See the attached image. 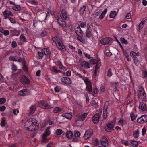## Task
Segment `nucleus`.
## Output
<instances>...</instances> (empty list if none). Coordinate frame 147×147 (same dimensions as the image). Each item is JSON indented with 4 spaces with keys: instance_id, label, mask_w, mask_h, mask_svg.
<instances>
[{
    "instance_id": "1",
    "label": "nucleus",
    "mask_w": 147,
    "mask_h": 147,
    "mask_svg": "<svg viewBox=\"0 0 147 147\" xmlns=\"http://www.w3.org/2000/svg\"><path fill=\"white\" fill-rule=\"evenodd\" d=\"M24 127L26 130L28 131H36L38 129L39 124L35 119L30 118L25 122Z\"/></svg>"
},
{
    "instance_id": "2",
    "label": "nucleus",
    "mask_w": 147,
    "mask_h": 147,
    "mask_svg": "<svg viewBox=\"0 0 147 147\" xmlns=\"http://www.w3.org/2000/svg\"><path fill=\"white\" fill-rule=\"evenodd\" d=\"M52 40L57 45V48L63 52L66 51V49L61 39L58 36H56L52 38Z\"/></svg>"
},
{
    "instance_id": "3",
    "label": "nucleus",
    "mask_w": 147,
    "mask_h": 147,
    "mask_svg": "<svg viewBox=\"0 0 147 147\" xmlns=\"http://www.w3.org/2000/svg\"><path fill=\"white\" fill-rule=\"evenodd\" d=\"M83 80L86 85V90L88 91L90 94H92L93 95L97 94V89H95L92 91V84L90 81L87 78H86Z\"/></svg>"
},
{
    "instance_id": "4",
    "label": "nucleus",
    "mask_w": 147,
    "mask_h": 147,
    "mask_svg": "<svg viewBox=\"0 0 147 147\" xmlns=\"http://www.w3.org/2000/svg\"><path fill=\"white\" fill-rule=\"evenodd\" d=\"M74 30L75 33L78 36L77 39L81 42L83 40V31L81 30L80 26L75 25L74 26Z\"/></svg>"
},
{
    "instance_id": "5",
    "label": "nucleus",
    "mask_w": 147,
    "mask_h": 147,
    "mask_svg": "<svg viewBox=\"0 0 147 147\" xmlns=\"http://www.w3.org/2000/svg\"><path fill=\"white\" fill-rule=\"evenodd\" d=\"M50 99L48 100H44L39 101L38 103V106L43 109H47L51 108L50 105L49 100Z\"/></svg>"
},
{
    "instance_id": "6",
    "label": "nucleus",
    "mask_w": 147,
    "mask_h": 147,
    "mask_svg": "<svg viewBox=\"0 0 147 147\" xmlns=\"http://www.w3.org/2000/svg\"><path fill=\"white\" fill-rule=\"evenodd\" d=\"M138 98L142 100H144L146 98V94L144 89L142 87L138 88Z\"/></svg>"
},
{
    "instance_id": "7",
    "label": "nucleus",
    "mask_w": 147,
    "mask_h": 147,
    "mask_svg": "<svg viewBox=\"0 0 147 147\" xmlns=\"http://www.w3.org/2000/svg\"><path fill=\"white\" fill-rule=\"evenodd\" d=\"M92 28V24H88L87 25V29L85 32L86 36L88 38H90L92 36L91 31Z\"/></svg>"
},
{
    "instance_id": "8",
    "label": "nucleus",
    "mask_w": 147,
    "mask_h": 147,
    "mask_svg": "<svg viewBox=\"0 0 147 147\" xmlns=\"http://www.w3.org/2000/svg\"><path fill=\"white\" fill-rule=\"evenodd\" d=\"M93 131L92 129H89L86 131L83 136V138L87 140L90 138L93 134Z\"/></svg>"
},
{
    "instance_id": "9",
    "label": "nucleus",
    "mask_w": 147,
    "mask_h": 147,
    "mask_svg": "<svg viewBox=\"0 0 147 147\" xmlns=\"http://www.w3.org/2000/svg\"><path fill=\"white\" fill-rule=\"evenodd\" d=\"M137 122L140 124H143L147 122V116L142 115L138 118L137 120Z\"/></svg>"
},
{
    "instance_id": "10",
    "label": "nucleus",
    "mask_w": 147,
    "mask_h": 147,
    "mask_svg": "<svg viewBox=\"0 0 147 147\" xmlns=\"http://www.w3.org/2000/svg\"><path fill=\"white\" fill-rule=\"evenodd\" d=\"M61 81L63 83L67 85L71 84L72 83L71 79L67 77H62L61 79Z\"/></svg>"
},
{
    "instance_id": "11",
    "label": "nucleus",
    "mask_w": 147,
    "mask_h": 147,
    "mask_svg": "<svg viewBox=\"0 0 147 147\" xmlns=\"http://www.w3.org/2000/svg\"><path fill=\"white\" fill-rule=\"evenodd\" d=\"M112 38L109 37H106L100 40V43L102 45H108L111 42Z\"/></svg>"
},
{
    "instance_id": "12",
    "label": "nucleus",
    "mask_w": 147,
    "mask_h": 147,
    "mask_svg": "<svg viewBox=\"0 0 147 147\" xmlns=\"http://www.w3.org/2000/svg\"><path fill=\"white\" fill-rule=\"evenodd\" d=\"M88 114V113H84L81 114H79L77 117V121H84Z\"/></svg>"
},
{
    "instance_id": "13",
    "label": "nucleus",
    "mask_w": 147,
    "mask_h": 147,
    "mask_svg": "<svg viewBox=\"0 0 147 147\" xmlns=\"http://www.w3.org/2000/svg\"><path fill=\"white\" fill-rule=\"evenodd\" d=\"M114 127V125L113 124L110 123H108L106 124V126L105 127V129L106 131L108 132H111Z\"/></svg>"
},
{
    "instance_id": "14",
    "label": "nucleus",
    "mask_w": 147,
    "mask_h": 147,
    "mask_svg": "<svg viewBox=\"0 0 147 147\" xmlns=\"http://www.w3.org/2000/svg\"><path fill=\"white\" fill-rule=\"evenodd\" d=\"M29 94V90L24 89L18 91V94L21 96H27Z\"/></svg>"
},
{
    "instance_id": "15",
    "label": "nucleus",
    "mask_w": 147,
    "mask_h": 147,
    "mask_svg": "<svg viewBox=\"0 0 147 147\" xmlns=\"http://www.w3.org/2000/svg\"><path fill=\"white\" fill-rule=\"evenodd\" d=\"M20 31L16 29H11L10 30V35L11 36H18L20 33Z\"/></svg>"
},
{
    "instance_id": "16",
    "label": "nucleus",
    "mask_w": 147,
    "mask_h": 147,
    "mask_svg": "<svg viewBox=\"0 0 147 147\" xmlns=\"http://www.w3.org/2000/svg\"><path fill=\"white\" fill-rule=\"evenodd\" d=\"M58 23L61 27H65L66 26L65 22L63 20L61 17H60L57 19Z\"/></svg>"
},
{
    "instance_id": "17",
    "label": "nucleus",
    "mask_w": 147,
    "mask_h": 147,
    "mask_svg": "<svg viewBox=\"0 0 147 147\" xmlns=\"http://www.w3.org/2000/svg\"><path fill=\"white\" fill-rule=\"evenodd\" d=\"M100 116L98 113H97L94 115L92 118L93 123L96 124L98 123Z\"/></svg>"
},
{
    "instance_id": "18",
    "label": "nucleus",
    "mask_w": 147,
    "mask_h": 147,
    "mask_svg": "<svg viewBox=\"0 0 147 147\" xmlns=\"http://www.w3.org/2000/svg\"><path fill=\"white\" fill-rule=\"evenodd\" d=\"M99 60H98V61L95 64H96V65L95 67L94 71V76L95 77L96 76L97 73V72H98V69H99L100 67L101 66V62H99Z\"/></svg>"
},
{
    "instance_id": "19",
    "label": "nucleus",
    "mask_w": 147,
    "mask_h": 147,
    "mask_svg": "<svg viewBox=\"0 0 147 147\" xmlns=\"http://www.w3.org/2000/svg\"><path fill=\"white\" fill-rule=\"evenodd\" d=\"M21 81L23 84L27 85L29 84L30 82V80L25 76H24L22 77Z\"/></svg>"
},
{
    "instance_id": "20",
    "label": "nucleus",
    "mask_w": 147,
    "mask_h": 147,
    "mask_svg": "<svg viewBox=\"0 0 147 147\" xmlns=\"http://www.w3.org/2000/svg\"><path fill=\"white\" fill-rule=\"evenodd\" d=\"M61 116L69 120L71 119L72 117V115L71 112L63 113L61 115Z\"/></svg>"
},
{
    "instance_id": "21",
    "label": "nucleus",
    "mask_w": 147,
    "mask_h": 147,
    "mask_svg": "<svg viewBox=\"0 0 147 147\" xmlns=\"http://www.w3.org/2000/svg\"><path fill=\"white\" fill-rule=\"evenodd\" d=\"M57 63L58 66L60 69H62L63 70H66L67 68L64 66L62 65L61 61L58 60L57 62Z\"/></svg>"
},
{
    "instance_id": "22",
    "label": "nucleus",
    "mask_w": 147,
    "mask_h": 147,
    "mask_svg": "<svg viewBox=\"0 0 147 147\" xmlns=\"http://www.w3.org/2000/svg\"><path fill=\"white\" fill-rule=\"evenodd\" d=\"M12 13L10 11L5 10L3 13V15L4 16L5 19H7L8 17L7 16L9 15H11Z\"/></svg>"
},
{
    "instance_id": "23",
    "label": "nucleus",
    "mask_w": 147,
    "mask_h": 147,
    "mask_svg": "<svg viewBox=\"0 0 147 147\" xmlns=\"http://www.w3.org/2000/svg\"><path fill=\"white\" fill-rule=\"evenodd\" d=\"M50 127H48L44 132L43 136L44 137H47L50 134V132L49 131Z\"/></svg>"
},
{
    "instance_id": "24",
    "label": "nucleus",
    "mask_w": 147,
    "mask_h": 147,
    "mask_svg": "<svg viewBox=\"0 0 147 147\" xmlns=\"http://www.w3.org/2000/svg\"><path fill=\"white\" fill-rule=\"evenodd\" d=\"M41 51L43 53V54L46 55H49L51 53V52L50 51L49 49L47 48H45L42 49Z\"/></svg>"
},
{
    "instance_id": "25",
    "label": "nucleus",
    "mask_w": 147,
    "mask_h": 147,
    "mask_svg": "<svg viewBox=\"0 0 147 147\" xmlns=\"http://www.w3.org/2000/svg\"><path fill=\"white\" fill-rule=\"evenodd\" d=\"M139 108L142 111L145 110L146 108V104L143 102H140L139 105Z\"/></svg>"
},
{
    "instance_id": "26",
    "label": "nucleus",
    "mask_w": 147,
    "mask_h": 147,
    "mask_svg": "<svg viewBox=\"0 0 147 147\" xmlns=\"http://www.w3.org/2000/svg\"><path fill=\"white\" fill-rule=\"evenodd\" d=\"M36 109V107L35 106H32L30 109V112L29 114L30 115H31L34 113V111Z\"/></svg>"
},
{
    "instance_id": "27",
    "label": "nucleus",
    "mask_w": 147,
    "mask_h": 147,
    "mask_svg": "<svg viewBox=\"0 0 147 147\" xmlns=\"http://www.w3.org/2000/svg\"><path fill=\"white\" fill-rule=\"evenodd\" d=\"M139 130L138 129L134 131L133 133V137L135 138H137L139 137Z\"/></svg>"
},
{
    "instance_id": "28",
    "label": "nucleus",
    "mask_w": 147,
    "mask_h": 147,
    "mask_svg": "<svg viewBox=\"0 0 147 147\" xmlns=\"http://www.w3.org/2000/svg\"><path fill=\"white\" fill-rule=\"evenodd\" d=\"M81 66L82 67H86L88 68L90 67V65L89 63L85 61H83L82 63Z\"/></svg>"
},
{
    "instance_id": "29",
    "label": "nucleus",
    "mask_w": 147,
    "mask_h": 147,
    "mask_svg": "<svg viewBox=\"0 0 147 147\" xmlns=\"http://www.w3.org/2000/svg\"><path fill=\"white\" fill-rule=\"evenodd\" d=\"M62 16L65 20H69V18L68 17V14L67 12H62Z\"/></svg>"
},
{
    "instance_id": "30",
    "label": "nucleus",
    "mask_w": 147,
    "mask_h": 147,
    "mask_svg": "<svg viewBox=\"0 0 147 147\" xmlns=\"http://www.w3.org/2000/svg\"><path fill=\"white\" fill-rule=\"evenodd\" d=\"M126 121L123 118H121L118 122L119 125L123 126L125 124Z\"/></svg>"
},
{
    "instance_id": "31",
    "label": "nucleus",
    "mask_w": 147,
    "mask_h": 147,
    "mask_svg": "<svg viewBox=\"0 0 147 147\" xmlns=\"http://www.w3.org/2000/svg\"><path fill=\"white\" fill-rule=\"evenodd\" d=\"M103 119H106L108 117L107 108L104 109L103 111Z\"/></svg>"
},
{
    "instance_id": "32",
    "label": "nucleus",
    "mask_w": 147,
    "mask_h": 147,
    "mask_svg": "<svg viewBox=\"0 0 147 147\" xmlns=\"http://www.w3.org/2000/svg\"><path fill=\"white\" fill-rule=\"evenodd\" d=\"M102 145L104 147H106L108 145V143L107 139H105V141L101 140V141Z\"/></svg>"
},
{
    "instance_id": "33",
    "label": "nucleus",
    "mask_w": 147,
    "mask_h": 147,
    "mask_svg": "<svg viewBox=\"0 0 147 147\" xmlns=\"http://www.w3.org/2000/svg\"><path fill=\"white\" fill-rule=\"evenodd\" d=\"M56 67L55 66H52L51 68V71L56 73H61V71L59 70L56 69Z\"/></svg>"
},
{
    "instance_id": "34",
    "label": "nucleus",
    "mask_w": 147,
    "mask_h": 147,
    "mask_svg": "<svg viewBox=\"0 0 147 147\" xmlns=\"http://www.w3.org/2000/svg\"><path fill=\"white\" fill-rule=\"evenodd\" d=\"M66 135L67 138H72L73 136L72 133L71 131H67L66 134Z\"/></svg>"
},
{
    "instance_id": "35",
    "label": "nucleus",
    "mask_w": 147,
    "mask_h": 147,
    "mask_svg": "<svg viewBox=\"0 0 147 147\" xmlns=\"http://www.w3.org/2000/svg\"><path fill=\"white\" fill-rule=\"evenodd\" d=\"M130 117L132 121L135 120L136 118L137 115L134 112H132L130 114Z\"/></svg>"
},
{
    "instance_id": "36",
    "label": "nucleus",
    "mask_w": 147,
    "mask_h": 147,
    "mask_svg": "<svg viewBox=\"0 0 147 147\" xmlns=\"http://www.w3.org/2000/svg\"><path fill=\"white\" fill-rule=\"evenodd\" d=\"M86 9V6L85 5H83L82 7H80V8L79 11V13L81 15L83 14V13Z\"/></svg>"
},
{
    "instance_id": "37",
    "label": "nucleus",
    "mask_w": 147,
    "mask_h": 147,
    "mask_svg": "<svg viewBox=\"0 0 147 147\" xmlns=\"http://www.w3.org/2000/svg\"><path fill=\"white\" fill-rule=\"evenodd\" d=\"M26 2L32 5H37L38 2L36 0H27Z\"/></svg>"
},
{
    "instance_id": "38",
    "label": "nucleus",
    "mask_w": 147,
    "mask_h": 147,
    "mask_svg": "<svg viewBox=\"0 0 147 147\" xmlns=\"http://www.w3.org/2000/svg\"><path fill=\"white\" fill-rule=\"evenodd\" d=\"M44 54L43 53L40 52H38L36 54V57L38 59H42L43 57Z\"/></svg>"
},
{
    "instance_id": "39",
    "label": "nucleus",
    "mask_w": 147,
    "mask_h": 147,
    "mask_svg": "<svg viewBox=\"0 0 147 147\" xmlns=\"http://www.w3.org/2000/svg\"><path fill=\"white\" fill-rule=\"evenodd\" d=\"M117 15V13L115 11H111L110 13L109 17L111 18H113L115 17Z\"/></svg>"
},
{
    "instance_id": "40",
    "label": "nucleus",
    "mask_w": 147,
    "mask_h": 147,
    "mask_svg": "<svg viewBox=\"0 0 147 147\" xmlns=\"http://www.w3.org/2000/svg\"><path fill=\"white\" fill-rule=\"evenodd\" d=\"M62 110V109L61 108L56 107L54 109L53 111L54 113H57L61 112Z\"/></svg>"
},
{
    "instance_id": "41",
    "label": "nucleus",
    "mask_w": 147,
    "mask_h": 147,
    "mask_svg": "<svg viewBox=\"0 0 147 147\" xmlns=\"http://www.w3.org/2000/svg\"><path fill=\"white\" fill-rule=\"evenodd\" d=\"M20 39L21 41H23L24 42H27L26 39L24 35L23 34L20 35Z\"/></svg>"
},
{
    "instance_id": "42",
    "label": "nucleus",
    "mask_w": 147,
    "mask_h": 147,
    "mask_svg": "<svg viewBox=\"0 0 147 147\" xmlns=\"http://www.w3.org/2000/svg\"><path fill=\"white\" fill-rule=\"evenodd\" d=\"M63 133V131L61 129H58L56 131V134L57 135L60 136Z\"/></svg>"
},
{
    "instance_id": "43",
    "label": "nucleus",
    "mask_w": 147,
    "mask_h": 147,
    "mask_svg": "<svg viewBox=\"0 0 147 147\" xmlns=\"http://www.w3.org/2000/svg\"><path fill=\"white\" fill-rule=\"evenodd\" d=\"M133 60L135 65L138 66L139 64V61L136 57H134Z\"/></svg>"
},
{
    "instance_id": "44",
    "label": "nucleus",
    "mask_w": 147,
    "mask_h": 147,
    "mask_svg": "<svg viewBox=\"0 0 147 147\" xmlns=\"http://www.w3.org/2000/svg\"><path fill=\"white\" fill-rule=\"evenodd\" d=\"M120 41L122 44L127 45V41L123 38H120Z\"/></svg>"
},
{
    "instance_id": "45",
    "label": "nucleus",
    "mask_w": 147,
    "mask_h": 147,
    "mask_svg": "<svg viewBox=\"0 0 147 147\" xmlns=\"http://www.w3.org/2000/svg\"><path fill=\"white\" fill-rule=\"evenodd\" d=\"M131 144L133 147H137L138 145V142L135 141L131 142Z\"/></svg>"
},
{
    "instance_id": "46",
    "label": "nucleus",
    "mask_w": 147,
    "mask_h": 147,
    "mask_svg": "<svg viewBox=\"0 0 147 147\" xmlns=\"http://www.w3.org/2000/svg\"><path fill=\"white\" fill-rule=\"evenodd\" d=\"M21 9V7L20 5H15L13 7V9L16 11L19 10Z\"/></svg>"
},
{
    "instance_id": "47",
    "label": "nucleus",
    "mask_w": 147,
    "mask_h": 147,
    "mask_svg": "<svg viewBox=\"0 0 147 147\" xmlns=\"http://www.w3.org/2000/svg\"><path fill=\"white\" fill-rule=\"evenodd\" d=\"M113 73L112 72L111 69L109 68L107 71V76L109 77H110L112 76Z\"/></svg>"
},
{
    "instance_id": "48",
    "label": "nucleus",
    "mask_w": 147,
    "mask_h": 147,
    "mask_svg": "<svg viewBox=\"0 0 147 147\" xmlns=\"http://www.w3.org/2000/svg\"><path fill=\"white\" fill-rule=\"evenodd\" d=\"M86 23L85 22H84L80 23V25H77L80 26V27L84 28L86 26Z\"/></svg>"
},
{
    "instance_id": "49",
    "label": "nucleus",
    "mask_w": 147,
    "mask_h": 147,
    "mask_svg": "<svg viewBox=\"0 0 147 147\" xmlns=\"http://www.w3.org/2000/svg\"><path fill=\"white\" fill-rule=\"evenodd\" d=\"M16 57H17L15 56H11L9 57V59L10 61H16L17 59H16Z\"/></svg>"
},
{
    "instance_id": "50",
    "label": "nucleus",
    "mask_w": 147,
    "mask_h": 147,
    "mask_svg": "<svg viewBox=\"0 0 147 147\" xmlns=\"http://www.w3.org/2000/svg\"><path fill=\"white\" fill-rule=\"evenodd\" d=\"M61 89V88L59 86H56L54 88L55 91L57 93L59 92Z\"/></svg>"
},
{
    "instance_id": "51",
    "label": "nucleus",
    "mask_w": 147,
    "mask_h": 147,
    "mask_svg": "<svg viewBox=\"0 0 147 147\" xmlns=\"http://www.w3.org/2000/svg\"><path fill=\"white\" fill-rule=\"evenodd\" d=\"M6 100L4 98H0V104L2 105L4 104L6 102Z\"/></svg>"
},
{
    "instance_id": "52",
    "label": "nucleus",
    "mask_w": 147,
    "mask_h": 147,
    "mask_svg": "<svg viewBox=\"0 0 147 147\" xmlns=\"http://www.w3.org/2000/svg\"><path fill=\"white\" fill-rule=\"evenodd\" d=\"M121 142L122 144H124L126 146H127L128 145V142L127 140H122Z\"/></svg>"
},
{
    "instance_id": "53",
    "label": "nucleus",
    "mask_w": 147,
    "mask_h": 147,
    "mask_svg": "<svg viewBox=\"0 0 147 147\" xmlns=\"http://www.w3.org/2000/svg\"><path fill=\"white\" fill-rule=\"evenodd\" d=\"M142 75L144 78H147V71L145 70H142Z\"/></svg>"
},
{
    "instance_id": "54",
    "label": "nucleus",
    "mask_w": 147,
    "mask_h": 147,
    "mask_svg": "<svg viewBox=\"0 0 147 147\" xmlns=\"http://www.w3.org/2000/svg\"><path fill=\"white\" fill-rule=\"evenodd\" d=\"M80 133L78 131H74V136L75 137H79L80 136Z\"/></svg>"
},
{
    "instance_id": "55",
    "label": "nucleus",
    "mask_w": 147,
    "mask_h": 147,
    "mask_svg": "<svg viewBox=\"0 0 147 147\" xmlns=\"http://www.w3.org/2000/svg\"><path fill=\"white\" fill-rule=\"evenodd\" d=\"M2 34L5 36H7L9 34V31L8 30H4L3 32H2Z\"/></svg>"
},
{
    "instance_id": "56",
    "label": "nucleus",
    "mask_w": 147,
    "mask_h": 147,
    "mask_svg": "<svg viewBox=\"0 0 147 147\" xmlns=\"http://www.w3.org/2000/svg\"><path fill=\"white\" fill-rule=\"evenodd\" d=\"M98 61V60H96L94 59H91L90 60V63L92 64H95Z\"/></svg>"
},
{
    "instance_id": "57",
    "label": "nucleus",
    "mask_w": 147,
    "mask_h": 147,
    "mask_svg": "<svg viewBox=\"0 0 147 147\" xmlns=\"http://www.w3.org/2000/svg\"><path fill=\"white\" fill-rule=\"evenodd\" d=\"M23 69L26 73L28 71V68L25 64H24L23 66Z\"/></svg>"
},
{
    "instance_id": "58",
    "label": "nucleus",
    "mask_w": 147,
    "mask_h": 147,
    "mask_svg": "<svg viewBox=\"0 0 147 147\" xmlns=\"http://www.w3.org/2000/svg\"><path fill=\"white\" fill-rule=\"evenodd\" d=\"M6 107L5 106L0 107V111L1 112L4 111L6 109Z\"/></svg>"
},
{
    "instance_id": "59",
    "label": "nucleus",
    "mask_w": 147,
    "mask_h": 147,
    "mask_svg": "<svg viewBox=\"0 0 147 147\" xmlns=\"http://www.w3.org/2000/svg\"><path fill=\"white\" fill-rule=\"evenodd\" d=\"M7 18L9 19L11 23H15L16 22V21L11 17H8Z\"/></svg>"
},
{
    "instance_id": "60",
    "label": "nucleus",
    "mask_w": 147,
    "mask_h": 147,
    "mask_svg": "<svg viewBox=\"0 0 147 147\" xmlns=\"http://www.w3.org/2000/svg\"><path fill=\"white\" fill-rule=\"evenodd\" d=\"M100 91H101L102 92H104L105 91V89H104V87L101 84V86L100 87Z\"/></svg>"
},
{
    "instance_id": "61",
    "label": "nucleus",
    "mask_w": 147,
    "mask_h": 147,
    "mask_svg": "<svg viewBox=\"0 0 147 147\" xmlns=\"http://www.w3.org/2000/svg\"><path fill=\"white\" fill-rule=\"evenodd\" d=\"M11 45L12 47L13 48H15L17 47V44L16 42L15 41H13L12 42Z\"/></svg>"
},
{
    "instance_id": "62",
    "label": "nucleus",
    "mask_w": 147,
    "mask_h": 147,
    "mask_svg": "<svg viewBox=\"0 0 147 147\" xmlns=\"http://www.w3.org/2000/svg\"><path fill=\"white\" fill-rule=\"evenodd\" d=\"M144 26V24L142 23H140L138 26V28L139 30L142 29Z\"/></svg>"
},
{
    "instance_id": "63",
    "label": "nucleus",
    "mask_w": 147,
    "mask_h": 147,
    "mask_svg": "<svg viewBox=\"0 0 147 147\" xmlns=\"http://www.w3.org/2000/svg\"><path fill=\"white\" fill-rule=\"evenodd\" d=\"M131 15L130 13H128L126 16V18L128 19H130L131 18Z\"/></svg>"
},
{
    "instance_id": "64",
    "label": "nucleus",
    "mask_w": 147,
    "mask_h": 147,
    "mask_svg": "<svg viewBox=\"0 0 147 147\" xmlns=\"http://www.w3.org/2000/svg\"><path fill=\"white\" fill-rule=\"evenodd\" d=\"M19 112V110H17L16 109H15L13 111V113L14 114H15L16 115H17V114H18Z\"/></svg>"
}]
</instances>
